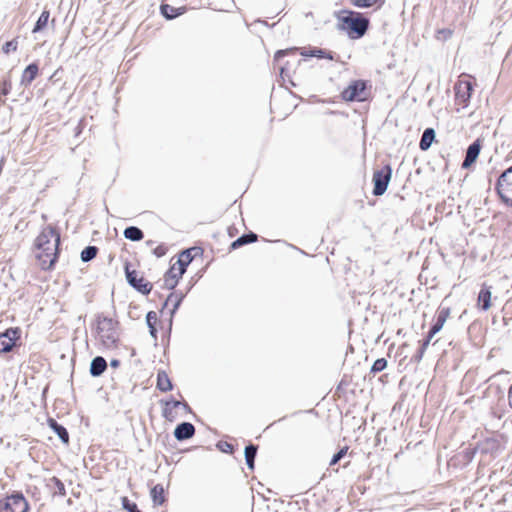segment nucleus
Listing matches in <instances>:
<instances>
[{
	"label": "nucleus",
	"mask_w": 512,
	"mask_h": 512,
	"mask_svg": "<svg viewBox=\"0 0 512 512\" xmlns=\"http://www.w3.org/2000/svg\"><path fill=\"white\" fill-rule=\"evenodd\" d=\"M432 338H429V334L427 335L426 339L423 340L422 345L419 349V357H422L423 353L427 349L428 345L430 344V341Z\"/></svg>",
	"instance_id": "42"
},
{
	"label": "nucleus",
	"mask_w": 512,
	"mask_h": 512,
	"mask_svg": "<svg viewBox=\"0 0 512 512\" xmlns=\"http://www.w3.org/2000/svg\"><path fill=\"white\" fill-rule=\"evenodd\" d=\"M151 498L156 505H162L165 502L164 488L162 485L157 484L151 489Z\"/></svg>",
	"instance_id": "26"
},
{
	"label": "nucleus",
	"mask_w": 512,
	"mask_h": 512,
	"mask_svg": "<svg viewBox=\"0 0 512 512\" xmlns=\"http://www.w3.org/2000/svg\"><path fill=\"white\" fill-rule=\"evenodd\" d=\"M365 88L366 85L363 81H354L342 92V97L346 101L363 100Z\"/></svg>",
	"instance_id": "8"
},
{
	"label": "nucleus",
	"mask_w": 512,
	"mask_h": 512,
	"mask_svg": "<svg viewBox=\"0 0 512 512\" xmlns=\"http://www.w3.org/2000/svg\"><path fill=\"white\" fill-rule=\"evenodd\" d=\"M482 148V143L480 139H476L473 143H471L467 150L464 161L462 163V168H469L478 158L480 151Z\"/></svg>",
	"instance_id": "9"
},
{
	"label": "nucleus",
	"mask_w": 512,
	"mask_h": 512,
	"mask_svg": "<svg viewBox=\"0 0 512 512\" xmlns=\"http://www.w3.org/2000/svg\"><path fill=\"white\" fill-rule=\"evenodd\" d=\"M10 88H11V85L10 83L4 81L1 85H0V92L2 95H7L9 92H10Z\"/></svg>",
	"instance_id": "44"
},
{
	"label": "nucleus",
	"mask_w": 512,
	"mask_h": 512,
	"mask_svg": "<svg viewBox=\"0 0 512 512\" xmlns=\"http://www.w3.org/2000/svg\"><path fill=\"white\" fill-rule=\"evenodd\" d=\"M166 406H169L170 408H176L179 406H183L184 409H189V406L187 403H182L178 400H170L165 402Z\"/></svg>",
	"instance_id": "39"
},
{
	"label": "nucleus",
	"mask_w": 512,
	"mask_h": 512,
	"mask_svg": "<svg viewBox=\"0 0 512 512\" xmlns=\"http://www.w3.org/2000/svg\"><path fill=\"white\" fill-rule=\"evenodd\" d=\"M3 334H8V338L13 340V342L15 343L16 340L18 339L19 331H18V329L10 328V329H7Z\"/></svg>",
	"instance_id": "40"
},
{
	"label": "nucleus",
	"mask_w": 512,
	"mask_h": 512,
	"mask_svg": "<svg viewBox=\"0 0 512 512\" xmlns=\"http://www.w3.org/2000/svg\"><path fill=\"white\" fill-rule=\"evenodd\" d=\"M508 400H509V405L512 408V385L510 386V388L508 390Z\"/></svg>",
	"instance_id": "47"
},
{
	"label": "nucleus",
	"mask_w": 512,
	"mask_h": 512,
	"mask_svg": "<svg viewBox=\"0 0 512 512\" xmlns=\"http://www.w3.org/2000/svg\"><path fill=\"white\" fill-rule=\"evenodd\" d=\"M284 70H285V67H281V68H280L281 73H283V72H284Z\"/></svg>",
	"instance_id": "48"
},
{
	"label": "nucleus",
	"mask_w": 512,
	"mask_h": 512,
	"mask_svg": "<svg viewBox=\"0 0 512 512\" xmlns=\"http://www.w3.org/2000/svg\"><path fill=\"white\" fill-rule=\"evenodd\" d=\"M97 252L98 248L96 246H87L81 252V260L83 262H89L96 257Z\"/></svg>",
	"instance_id": "29"
},
{
	"label": "nucleus",
	"mask_w": 512,
	"mask_h": 512,
	"mask_svg": "<svg viewBox=\"0 0 512 512\" xmlns=\"http://www.w3.org/2000/svg\"><path fill=\"white\" fill-rule=\"evenodd\" d=\"M192 260L193 257L191 255V249L181 252L176 264H174L175 266L177 265L176 269L178 276H182L185 273L187 266L192 262Z\"/></svg>",
	"instance_id": "13"
},
{
	"label": "nucleus",
	"mask_w": 512,
	"mask_h": 512,
	"mask_svg": "<svg viewBox=\"0 0 512 512\" xmlns=\"http://www.w3.org/2000/svg\"><path fill=\"white\" fill-rule=\"evenodd\" d=\"M118 322L104 315L96 317V336L100 343L108 349L116 347L119 340Z\"/></svg>",
	"instance_id": "3"
},
{
	"label": "nucleus",
	"mask_w": 512,
	"mask_h": 512,
	"mask_svg": "<svg viewBox=\"0 0 512 512\" xmlns=\"http://www.w3.org/2000/svg\"><path fill=\"white\" fill-rule=\"evenodd\" d=\"M51 482L54 484V486L56 488L55 493H57L60 496H65L66 490H65L64 483L57 477H52Z\"/></svg>",
	"instance_id": "32"
},
{
	"label": "nucleus",
	"mask_w": 512,
	"mask_h": 512,
	"mask_svg": "<svg viewBox=\"0 0 512 512\" xmlns=\"http://www.w3.org/2000/svg\"><path fill=\"white\" fill-rule=\"evenodd\" d=\"M60 235L55 228H44L35 241L38 250L36 257L42 269H50L57 260Z\"/></svg>",
	"instance_id": "1"
},
{
	"label": "nucleus",
	"mask_w": 512,
	"mask_h": 512,
	"mask_svg": "<svg viewBox=\"0 0 512 512\" xmlns=\"http://www.w3.org/2000/svg\"><path fill=\"white\" fill-rule=\"evenodd\" d=\"M297 51V48H290L285 50H278L274 55V61H280L281 58H283L286 55L289 54H295Z\"/></svg>",
	"instance_id": "38"
},
{
	"label": "nucleus",
	"mask_w": 512,
	"mask_h": 512,
	"mask_svg": "<svg viewBox=\"0 0 512 512\" xmlns=\"http://www.w3.org/2000/svg\"><path fill=\"white\" fill-rule=\"evenodd\" d=\"M18 47V41L17 39H12L11 41L6 42L3 47L2 51L6 54L10 53L11 51H16Z\"/></svg>",
	"instance_id": "35"
},
{
	"label": "nucleus",
	"mask_w": 512,
	"mask_h": 512,
	"mask_svg": "<svg viewBox=\"0 0 512 512\" xmlns=\"http://www.w3.org/2000/svg\"><path fill=\"white\" fill-rule=\"evenodd\" d=\"M182 9L183 8H180V9L174 8L173 6H170L168 4H162L160 6L161 14L168 20L174 19L177 16L181 15Z\"/></svg>",
	"instance_id": "25"
},
{
	"label": "nucleus",
	"mask_w": 512,
	"mask_h": 512,
	"mask_svg": "<svg viewBox=\"0 0 512 512\" xmlns=\"http://www.w3.org/2000/svg\"><path fill=\"white\" fill-rule=\"evenodd\" d=\"M166 247L164 245H159L153 250V254L157 257H162L166 254Z\"/></svg>",
	"instance_id": "43"
},
{
	"label": "nucleus",
	"mask_w": 512,
	"mask_h": 512,
	"mask_svg": "<svg viewBox=\"0 0 512 512\" xmlns=\"http://www.w3.org/2000/svg\"><path fill=\"white\" fill-rule=\"evenodd\" d=\"M14 346L13 340L8 338V334H0V353H7Z\"/></svg>",
	"instance_id": "30"
},
{
	"label": "nucleus",
	"mask_w": 512,
	"mask_h": 512,
	"mask_svg": "<svg viewBox=\"0 0 512 512\" xmlns=\"http://www.w3.org/2000/svg\"><path fill=\"white\" fill-rule=\"evenodd\" d=\"M111 367L117 368L120 365V361L118 359H113L110 362Z\"/></svg>",
	"instance_id": "46"
},
{
	"label": "nucleus",
	"mask_w": 512,
	"mask_h": 512,
	"mask_svg": "<svg viewBox=\"0 0 512 512\" xmlns=\"http://www.w3.org/2000/svg\"><path fill=\"white\" fill-rule=\"evenodd\" d=\"M127 282L138 292L147 295L152 290V284L146 281L142 276L138 277L135 270H129L128 266L125 268Z\"/></svg>",
	"instance_id": "7"
},
{
	"label": "nucleus",
	"mask_w": 512,
	"mask_h": 512,
	"mask_svg": "<svg viewBox=\"0 0 512 512\" xmlns=\"http://www.w3.org/2000/svg\"><path fill=\"white\" fill-rule=\"evenodd\" d=\"M157 388L162 392L172 389V383L165 371H159L157 374Z\"/></svg>",
	"instance_id": "19"
},
{
	"label": "nucleus",
	"mask_w": 512,
	"mask_h": 512,
	"mask_svg": "<svg viewBox=\"0 0 512 512\" xmlns=\"http://www.w3.org/2000/svg\"><path fill=\"white\" fill-rule=\"evenodd\" d=\"M50 17V12L48 10H43L40 14L38 20L36 21V24L32 30L33 33H38L42 31L48 24Z\"/></svg>",
	"instance_id": "27"
},
{
	"label": "nucleus",
	"mask_w": 512,
	"mask_h": 512,
	"mask_svg": "<svg viewBox=\"0 0 512 512\" xmlns=\"http://www.w3.org/2000/svg\"><path fill=\"white\" fill-rule=\"evenodd\" d=\"M472 90L473 88L470 82H461L455 86L456 100L459 104L463 105V107L467 106L471 98Z\"/></svg>",
	"instance_id": "10"
},
{
	"label": "nucleus",
	"mask_w": 512,
	"mask_h": 512,
	"mask_svg": "<svg viewBox=\"0 0 512 512\" xmlns=\"http://www.w3.org/2000/svg\"><path fill=\"white\" fill-rule=\"evenodd\" d=\"M387 367V360L385 358H379L374 361L371 372L372 373H378L383 371Z\"/></svg>",
	"instance_id": "31"
},
{
	"label": "nucleus",
	"mask_w": 512,
	"mask_h": 512,
	"mask_svg": "<svg viewBox=\"0 0 512 512\" xmlns=\"http://www.w3.org/2000/svg\"><path fill=\"white\" fill-rule=\"evenodd\" d=\"M450 309L442 308L438 311L436 321L432 325L429 331V338H433L435 334H437L444 326L447 318L449 317Z\"/></svg>",
	"instance_id": "12"
},
{
	"label": "nucleus",
	"mask_w": 512,
	"mask_h": 512,
	"mask_svg": "<svg viewBox=\"0 0 512 512\" xmlns=\"http://www.w3.org/2000/svg\"><path fill=\"white\" fill-rule=\"evenodd\" d=\"M491 287L483 284L478 294V305L483 311H487L491 307Z\"/></svg>",
	"instance_id": "14"
},
{
	"label": "nucleus",
	"mask_w": 512,
	"mask_h": 512,
	"mask_svg": "<svg viewBox=\"0 0 512 512\" xmlns=\"http://www.w3.org/2000/svg\"><path fill=\"white\" fill-rule=\"evenodd\" d=\"M152 243H153L152 241H147L146 242L147 245H152Z\"/></svg>",
	"instance_id": "49"
},
{
	"label": "nucleus",
	"mask_w": 512,
	"mask_h": 512,
	"mask_svg": "<svg viewBox=\"0 0 512 512\" xmlns=\"http://www.w3.org/2000/svg\"><path fill=\"white\" fill-rule=\"evenodd\" d=\"M49 425L53 429V431L57 434V436L61 439V441L63 443H68L69 434H68L67 429L64 426L57 423V421L54 419L49 420Z\"/></svg>",
	"instance_id": "20"
},
{
	"label": "nucleus",
	"mask_w": 512,
	"mask_h": 512,
	"mask_svg": "<svg viewBox=\"0 0 512 512\" xmlns=\"http://www.w3.org/2000/svg\"><path fill=\"white\" fill-rule=\"evenodd\" d=\"M348 451V447H342L337 453H335L330 461V466H334L337 464L346 454Z\"/></svg>",
	"instance_id": "33"
},
{
	"label": "nucleus",
	"mask_w": 512,
	"mask_h": 512,
	"mask_svg": "<svg viewBox=\"0 0 512 512\" xmlns=\"http://www.w3.org/2000/svg\"><path fill=\"white\" fill-rule=\"evenodd\" d=\"M302 55L304 56H314V57H318V58H329V59H333L332 55L329 54V55H326V52L322 49H313L310 51L309 54L305 53V52H302Z\"/></svg>",
	"instance_id": "34"
},
{
	"label": "nucleus",
	"mask_w": 512,
	"mask_h": 512,
	"mask_svg": "<svg viewBox=\"0 0 512 512\" xmlns=\"http://www.w3.org/2000/svg\"><path fill=\"white\" fill-rule=\"evenodd\" d=\"M107 369V362L102 356H96L90 364V374L93 377L101 376Z\"/></svg>",
	"instance_id": "15"
},
{
	"label": "nucleus",
	"mask_w": 512,
	"mask_h": 512,
	"mask_svg": "<svg viewBox=\"0 0 512 512\" xmlns=\"http://www.w3.org/2000/svg\"><path fill=\"white\" fill-rule=\"evenodd\" d=\"M163 416L167 419V420H170L172 421L174 416L172 415V408H170L169 406H166L164 407L163 409Z\"/></svg>",
	"instance_id": "45"
},
{
	"label": "nucleus",
	"mask_w": 512,
	"mask_h": 512,
	"mask_svg": "<svg viewBox=\"0 0 512 512\" xmlns=\"http://www.w3.org/2000/svg\"><path fill=\"white\" fill-rule=\"evenodd\" d=\"M218 447L226 453H231L233 451V445L228 442H219Z\"/></svg>",
	"instance_id": "41"
},
{
	"label": "nucleus",
	"mask_w": 512,
	"mask_h": 512,
	"mask_svg": "<svg viewBox=\"0 0 512 512\" xmlns=\"http://www.w3.org/2000/svg\"><path fill=\"white\" fill-rule=\"evenodd\" d=\"M257 240V235L253 232H249L246 234H243L239 238H237L235 241L231 244V249H237L243 245L253 243Z\"/></svg>",
	"instance_id": "21"
},
{
	"label": "nucleus",
	"mask_w": 512,
	"mask_h": 512,
	"mask_svg": "<svg viewBox=\"0 0 512 512\" xmlns=\"http://www.w3.org/2000/svg\"><path fill=\"white\" fill-rule=\"evenodd\" d=\"M124 237L131 241H140L144 238L143 231L136 226L127 227L124 232Z\"/></svg>",
	"instance_id": "23"
},
{
	"label": "nucleus",
	"mask_w": 512,
	"mask_h": 512,
	"mask_svg": "<svg viewBox=\"0 0 512 512\" xmlns=\"http://www.w3.org/2000/svg\"><path fill=\"white\" fill-rule=\"evenodd\" d=\"M184 296L183 295H176L174 293H171L165 303H164V306H168L169 304H172L173 308L171 310V316H173L176 312V310L178 309V307L180 306L182 300H183Z\"/></svg>",
	"instance_id": "28"
},
{
	"label": "nucleus",
	"mask_w": 512,
	"mask_h": 512,
	"mask_svg": "<svg viewBox=\"0 0 512 512\" xmlns=\"http://www.w3.org/2000/svg\"><path fill=\"white\" fill-rule=\"evenodd\" d=\"M378 0H352V4L358 8H368L376 4Z\"/></svg>",
	"instance_id": "36"
},
{
	"label": "nucleus",
	"mask_w": 512,
	"mask_h": 512,
	"mask_svg": "<svg viewBox=\"0 0 512 512\" xmlns=\"http://www.w3.org/2000/svg\"><path fill=\"white\" fill-rule=\"evenodd\" d=\"M257 449H258L257 446L254 444H249L245 447V451H244L245 461H246L248 468L251 470L254 469V463H255V458L257 455Z\"/></svg>",
	"instance_id": "22"
},
{
	"label": "nucleus",
	"mask_w": 512,
	"mask_h": 512,
	"mask_svg": "<svg viewBox=\"0 0 512 512\" xmlns=\"http://www.w3.org/2000/svg\"><path fill=\"white\" fill-rule=\"evenodd\" d=\"M122 505H123V508H124L125 510H127L128 512H141V511L138 509V507H137L136 503H134V502H130L126 497H124V498L122 499Z\"/></svg>",
	"instance_id": "37"
},
{
	"label": "nucleus",
	"mask_w": 512,
	"mask_h": 512,
	"mask_svg": "<svg viewBox=\"0 0 512 512\" xmlns=\"http://www.w3.org/2000/svg\"><path fill=\"white\" fill-rule=\"evenodd\" d=\"M392 176V168L390 165L384 166L381 170H376L373 173V195L381 196L383 195L388 187Z\"/></svg>",
	"instance_id": "6"
},
{
	"label": "nucleus",
	"mask_w": 512,
	"mask_h": 512,
	"mask_svg": "<svg viewBox=\"0 0 512 512\" xmlns=\"http://www.w3.org/2000/svg\"><path fill=\"white\" fill-rule=\"evenodd\" d=\"M195 434V427L190 422H182L178 424L174 430V437L178 441H184L192 438Z\"/></svg>",
	"instance_id": "11"
},
{
	"label": "nucleus",
	"mask_w": 512,
	"mask_h": 512,
	"mask_svg": "<svg viewBox=\"0 0 512 512\" xmlns=\"http://www.w3.org/2000/svg\"><path fill=\"white\" fill-rule=\"evenodd\" d=\"M157 321H158L157 313L154 311H149L146 315V323L149 328V333L154 339H157V329H156Z\"/></svg>",
	"instance_id": "24"
},
{
	"label": "nucleus",
	"mask_w": 512,
	"mask_h": 512,
	"mask_svg": "<svg viewBox=\"0 0 512 512\" xmlns=\"http://www.w3.org/2000/svg\"><path fill=\"white\" fill-rule=\"evenodd\" d=\"M435 139V131L433 128H426L422 134V137H421V140H420V143H419V147L421 150L423 151H426L428 150L431 145H432V142L434 141Z\"/></svg>",
	"instance_id": "18"
},
{
	"label": "nucleus",
	"mask_w": 512,
	"mask_h": 512,
	"mask_svg": "<svg viewBox=\"0 0 512 512\" xmlns=\"http://www.w3.org/2000/svg\"><path fill=\"white\" fill-rule=\"evenodd\" d=\"M29 503L21 493L0 500V512H28Z\"/></svg>",
	"instance_id": "4"
},
{
	"label": "nucleus",
	"mask_w": 512,
	"mask_h": 512,
	"mask_svg": "<svg viewBox=\"0 0 512 512\" xmlns=\"http://www.w3.org/2000/svg\"><path fill=\"white\" fill-rule=\"evenodd\" d=\"M496 189L501 200L512 207V166L499 176Z\"/></svg>",
	"instance_id": "5"
},
{
	"label": "nucleus",
	"mask_w": 512,
	"mask_h": 512,
	"mask_svg": "<svg viewBox=\"0 0 512 512\" xmlns=\"http://www.w3.org/2000/svg\"><path fill=\"white\" fill-rule=\"evenodd\" d=\"M341 29L346 30L352 39H358L365 35L369 28V19L355 11H342L338 16Z\"/></svg>",
	"instance_id": "2"
},
{
	"label": "nucleus",
	"mask_w": 512,
	"mask_h": 512,
	"mask_svg": "<svg viewBox=\"0 0 512 512\" xmlns=\"http://www.w3.org/2000/svg\"><path fill=\"white\" fill-rule=\"evenodd\" d=\"M181 277L177 275L176 266L173 265L164 275L163 286L169 290L174 289Z\"/></svg>",
	"instance_id": "17"
},
{
	"label": "nucleus",
	"mask_w": 512,
	"mask_h": 512,
	"mask_svg": "<svg viewBox=\"0 0 512 512\" xmlns=\"http://www.w3.org/2000/svg\"><path fill=\"white\" fill-rule=\"evenodd\" d=\"M39 68L36 63L29 64L23 71L21 77V84L24 86L30 85L38 74Z\"/></svg>",
	"instance_id": "16"
}]
</instances>
